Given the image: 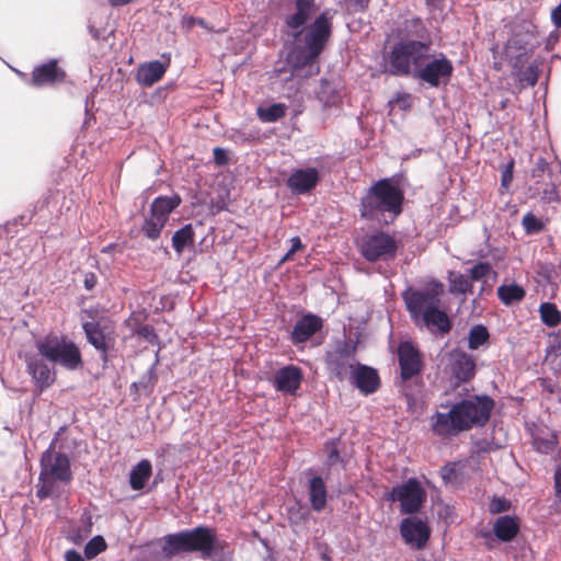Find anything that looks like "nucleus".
<instances>
[{
    "label": "nucleus",
    "mask_w": 561,
    "mask_h": 561,
    "mask_svg": "<svg viewBox=\"0 0 561 561\" xmlns=\"http://www.w3.org/2000/svg\"><path fill=\"white\" fill-rule=\"evenodd\" d=\"M494 402L488 396H474L454 403L448 411H437L431 417L435 435L449 438L473 426L484 425L491 415Z\"/></svg>",
    "instance_id": "1"
},
{
    "label": "nucleus",
    "mask_w": 561,
    "mask_h": 561,
    "mask_svg": "<svg viewBox=\"0 0 561 561\" xmlns=\"http://www.w3.org/2000/svg\"><path fill=\"white\" fill-rule=\"evenodd\" d=\"M332 32L331 18L327 12L316 18L313 23L293 33L294 44L287 54L291 70L312 68L323 50Z\"/></svg>",
    "instance_id": "2"
},
{
    "label": "nucleus",
    "mask_w": 561,
    "mask_h": 561,
    "mask_svg": "<svg viewBox=\"0 0 561 561\" xmlns=\"http://www.w3.org/2000/svg\"><path fill=\"white\" fill-rule=\"evenodd\" d=\"M404 194L393 179H381L371 185L360 202L362 217L389 224L402 211Z\"/></svg>",
    "instance_id": "3"
},
{
    "label": "nucleus",
    "mask_w": 561,
    "mask_h": 561,
    "mask_svg": "<svg viewBox=\"0 0 561 561\" xmlns=\"http://www.w3.org/2000/svg\"><path fill=\"white\" fill-rule=\"evenodd\" d=\"M390 61L394 70H453L442 53H431V42L400 38L392 47Z\"/></svg>",
    "instance_id": "4"
},
{
    "label": "nucleus",
    "mask_w": 561,
    "mask_h": 561,
    "mask_svg": "<svg viewBox=\"0 0 561 561\" xmlns=\"http://www.w3.org/2000/svg\"><path fill=\"white\" fill-rule=\"evenodd\" d=\"M222 548V541L218 540L214 530L207 527H196L192 530L168 535L164 538L163 552L171 557L181 551H199L204 559H209L213 552Z\"/></svg>",
    "instance_id": "5"
},
{
    "label": "nucleus",
    "mask_w": 561,
    "mask_h": 561,
    "mask_svg": "<svg viewBox=\"0 0 561 561\" xmlns=\"http://www.w3.org/2000/svg\"><path fill=\"white\" fill-rule=\"evenodd\" d=\"M71 477L69 458L51 447L48 448L41 457L39 486L36 495L42 500L56 495L59 484L68 483Z\"/></svg>",
    "instance_id": "6"
},
{
    "label": "nucleus",
    "mask_w": 561,
    "mask_h": 561,
    "mask_svg": "<svg viewBox=\"0 0 561 561\" xmlns=\"http://www.w3.org/2000/svg\"><path fill=\"white\" fill-rule=\"evenodd\" d=\"M35 346L42 357L68 370H76L82 365L79 347L65 335L48 334L36 340Z\"/></svg>",
    "instance_id": "7"
},
{
    "label": "nucleus",
    "mask_w": 561,
    "mask_h": 561,
    "mask_svg": "<svg viewBox=\"0 0 561 561\" xmlns=\"http://www.w3.org/2000/svg\"><path fill=\"white\" fill-rule=\"evenodd\" d=\"M360 254L369 262L389 261L396 257L399 243L393 236L374 232L364 236L359 243Z\"/></svg>",
    "instance_id": "8"
},
{
    "label": "nucleus",
    "mask_w": 561,
    "mask_h": 561,
    "mask_svg": "<svg viewBox=\"0 0 561 561\" xmlns=\"http://www.w3.org/2000/svg\"><path fill=\"white\" fill-rule=\"evenodd\" d=\"M181 204V197L176 194L157 197L150 207V215L146 218L142 231L152 240L160 237L170 214Z\"/></svg>",
    "instance_id": "9"
},
{
    "label": "nucleus",
    "mask_w": 561,
    "mask_h": 561,
    "mask_svg": "<svg viewBox=\"0 0 561 561\" xmlns=\"http://www.w3.org/2000/svg\"><path fill=\"white\" fill-rule=\"evenodd\" d=\"M426 493L416 479H409L404 483L398 484L386 494V500L400 503L402 514L417 513L425 502Z\"/></svg>",
    "instance_id": "10"
},
{
    "label": "nucleus",
    "mask_w": 561,
    "mask_h": 561,
    "mask_svg": "<svg viewBox=\"0 0 561 561\" xmlns=\"http://www.w3.org/2000/svg\"><path fill=\"white\" fill-rule=\"evenodd\" d=\"M443 293L440 283H433L425 290H409L403 298L413 320L420 323V318L439 305V296Z\"/></svg>",
    "instance_id": "11"
},
{
    "label": "nucleus",
    "mask_w": 561,
    "mask_h": 561,
    "mask_svg": "<svg viewBox=\"0 0 561 561\" xmlns=\"http://www.w3.org/2000/svg\"><path fill=\"white\" fill-rule=\"evenodd\" d=\"M355 353L356 346L352 342H336L327 354V366L330 373L334 374L340 380L347 378L358 364Z\"/></svg>",
    "instance_id": "12"
},
{
    "label": "nucleus",
    "mask_w": 561,
    "mask_h": 561,
    "mask_svg": "<svg viewBox=\"0 0 561 561\" xmlns=\"http://www.w3.org/2000/svg\"><path fill=\"white\" fill-rule=\"evenodd\" d=\"M400 534L408 546L414 550H421L430 540L431 527L426 519L410 516L401 520Z\"/></svg>",
    "instance_id": "13"
},
{
    "label": "nucleus",
    "mask_w": 561,
    "mask_h": 561,
    "mask_svg": "<svg viewBox=\"0 0 561 561\" xmlns=\"http://www.w3.org/2000/svg\"><path fill=\"white\" fill-rule=\"evenodd\" d=\"M398 356L403 379H410L421 373L423 366L421 355L411 343H401L398 348Z\"/></svg>",
    "instance_id": "14"
},
{
    "label": "nucleus",
    "mask_w": 561,
    "mask_h": 561,
    "mask_svg": "<svg viewBox=\"0 0 561 561\" xmlns=\"http://www.w3.org/2000/svg\"><path fill=\"white\" fill-rule=\"evenodd\" d=\"M83 331L88 342L102 353L103 360L105 362L107 359V352L114 346L115 343V336L113 333L102 329L96 322L83 323Z\"/></svg>",
    "instance_id": "15"
},
{
    "label": "nucleus",
    "mask_w": 561,
    "mask_h": 561,
    "mask_svg": "<svg viewBox=\"0 0 561 561\" xmlns=\"http://www.w3.org/2000/svg\"><path fill=\"white\" fill-rule=\"evenodd\" d=\"M347 378L351 383L364 394L375 392L380 383L377 371L374 368L359 363L355 368H353Z\"/></svg>",
    "instance_id": "16"
},
{
    "label": "nucleus",
    "mask_w": 561,
    "mask_h": 561,
    "mask_svg": "<svg viewBox=\"0 0 561 561\" xmlns=\"http://www.w3.org/2000/svg\"><path fill=\"white\" fill-rule=\"evenodd\" d=\"M448 366L458 381H467L474 375L476 364L473 358L460 350H454L448 354Z\"/></svg>",
    "instance_id": "17"
},
{
    "label": "nucleus",
    "mask_w": 561,
    "mask_h": 561,
    "mask_svg": "<svg viewBox=\"0 0 561 561\" xmlns=\"http://www.w3.org/2000/svg\"><path fill=\"white\" fill-rule=\"evenodd\" d=\"M319 179L316 168L298 169L287 180V186L295 194H306L316 187Z\"/></svg>",
    "instance_id": "18"
},
{
    "label": "nucleus",
    "mask_w": 561,
    "mask_h": 561,
    "mask_svg": "<svg viewBox=\"0 0 561 561\" xmlns=\"http://www.w3.org/2000/svg\"><path fill=\"white\" fill-rule=\"evenodd\" d=\"M302 371L295 365H288L278 369L274 375V383L277 390L294 394L300 387Z\"/></svg>",
    "instance_id": "19"
},
{
    "label": "nucleus",
    "mask_w": 561,
    "mask_h": 561,
    "mask_svg": "<svg viewBox=\"0 0 561 561\" xmlns=\"http://www.w3.org/2000/svg\"><path fill=\"white\" fill-rule=\"evenodd\" d=\"M295 12L285 19L286 26L293 33L302 30V26L311 19L316 12L314 0H296Z\"/></svg>",
    "instance_id": "20"
},
{
    "label": "nucleus",
    "mask_w": 561,
    "mask_h": 561,
    "mask_svg": "<svg viewBox=\"0 0 561 561\" xmlns=\"http://www.w3.org/2000/svg\"><path fill=\"white\" fill-rule=\"evenodd\" d=\"M26 367L41 391L54 383L55 374L43 359L36 356H30L26 359Z\"/></svg>",
    "instance_id": "21"
},
{
    "label": "nucleus",
    "mask_w": 561,
    "mask_h": 561,
    "mask_svg": "<svg viewBox=\"0 0 561 561\" xmlns=\"http://www.w3.org/2000/svg\"><path fill=\"white\" fill-rule=\"evenodd\" d=\"M322 319L316 314L309 313L301 317L294 325L291 340L294 343H304L308 341L316 332L321 330Z\"/></svg>",
    "instance_id": "22"
},
{
    "label": "nucleus",
    "mask_w": 561,
    "mask_h": 561,
    "mask_svg": "<svg viewBox=\"0 0 561 561\" xmlns=\"http://www.w3.org/2000/svg\"><path fill=\"white\" fill-rule=\"evenodd\" d=\"M26 84L34 88L53 87L65 79V72H18Z\"/></svg>",
    "instance_id": "23"
},
{
    "label": "nucleus",
    "mask_w": 561,
    "mask_h": 561,
    "mask_svg": "<svg viewBox=\"0 0 561 561\" xmlns=\"http://www.w3.org/2000/svg\"><path fill=\"white\" fill-rule=\"evenodd\" d=\"M519 530V523L516 517L501 516L493 524V533L497 539L504 542L513 540Z\"/></svg>",
    "instance_id": "24"
},
{
    "label": "nucleus",
    "mask_w": 561,
    "mask_h": 561,
    "mask_svg": "<svg viewBox=\"0 0 561 561\" xmlns=\"http://www.w3.org/2000/svg\"><path fill=\"white\" fill-rule=\"evenodd\" d=\"M308 494L311 507L320 512L327 505V486L322 478L313 477L309 482Z\"/></svg>",
    "instance_id": "25"
},
{
    "label": "nucleus",
    "mask_w": 561,
    "mask_h": 561,
    "mask_svg": "<svg viewBox=\"0 0 561 561\" xmlns=\"http://www.w3.org/2000/svg\"><path fill=\"white\" fill-rule=\"evenodd\" d=\"M400 38H413L414 41L430 42L428 33L419 18H412L404 21L403 27L399 32Z\"/></svg>",
    "instance_id": "26"
},
{
    "label": "nucleus",
    "mask_w": 561,
    "mask_h": 561,
    "mask_svg": "<svg viewBox=\"0 0 561 561\" xmlns=\"http://www.w3.org/2000/svg\"><path fill=\"white\" fill-rule=\"evenodd\" d=\"M152 473V466L149 460L144 459L139 461L130 471L129 483L130 488L135 491H140L145 488L147 481Z\"/></svg>",
    "instance_id": "27"
},
{
    "label": "nucleus",
    "mask_w": 561,
    "mask_h": 561,
    "mask_svg": "<svg viewBox=\"0 0 561 561\" xmlns=\"http://www.w3.org/2000/svg\"><path fill=\"white\" fill-rule=\"evenodd\" d=\"M424 323L431 331L448 332L450 323L445 312L438 310V307L426 312L420 318V323Z\"/></svg>",
    "instance_id": "28"
},
{
    "label": "nucleus",
    "mask_w": 561,
    "mask_h": 561,
    "mask_svg": "<svg viewBox=\"0 0 561 561\" xmlns=\"http://www.w3.org/2000/svg\"><path fill=\"white\" fill-rule=\"evenodd\" d=\"M525 290L522 286L512 284H503L497 288V296L500 300L508 306L524 299Z\"/></svg>",
    "instance_id": "29"
},
{
    "label": "nucleus",
    "mask_w": 561,
    "mask_h": 561,
    "mask_svg": "<svg viewBox=\"0 0 561 561\" xmlns=\"http://www.w3.org/2000/svg\"><path fill=\"white\" fill-rule=\"evenodd\" d=\"M286 105L282 103L272 104L270 106H260L256 110V115L261 122L274 123L283 118L286 114Z\"/></svg>",
    "instance_id": "30"
},
{
    "label": "nucleus",
    "mask_w": 561,
    "mask_h": 561,
    "mask_svg": "<svg viewBox=\"0 0 561 561\" xmlns=\"http://www.w3.org/2000/svg\"><path fill=\"white\" fill-rule=\"evenodd\" d=\"M194 241V232L191 225H185L180 230L175 231L172 237V247L180 254L183 250L192 244Z\"/></svg>",
    "instance_id": "31"
},
{
    "label": "nucleus",
    "mask_w": 561,
    "mask_h": 561,
    "mask_svg": "<svg viewBox=\"0 0 561 561\" xmlns=\"http://www.w3.org/2000/svg\"><path fill=\"white\" fill-rule=\"evenodd\" d=\"M541 321L550 328L557 327L561 322V313L552 302H542L539 307Z\"/></svg>",
    "instance_id": "32"
},
{
    "label": "nucleus",
    "mask_w": 561,
    "mask_h": 561,
    "mask_svg": "<svg viewBox=\"0 0 561 561\" xmlns=\"http://www.w3.org/2000/svg\"><path fill=\"white\" fill-rule=\"evenodd\" d=\"M449 289L453 294H467L471 293L472 284L470 277L466 275L453 272L449 274Z\"/></svg>",
    "instance_id": "33"
},
{
    "label": "nucleus",
    "mask_w": 561,
    "mask_h": 561,
    "mask_svg": "<svg viewBox=\"0 0 561 561\" xmlns=\"http://www.w3.org/2000/svg\"><path fill=\"white\" fill-rule=\"evenodd\" d=\"M413 75L421 85L433 88L447 82L450 72H413Z\"/></svg>",
    "instance_id": "34"
},
{
    "label": "nucleus",
    "mask_w": 561,
    "mask_h": 561,
    "mask_svg": "<svg viewBox=\"0 0 561 561\" xmlns=\"http://www.w3.org/2000/svg\"><path fill=\"white\" fill-rule=\"evenodd\" d=\"M318 98L327 106L336 105L340 102V92L325 80H322L321 87L318 91Z\"/></svg>",
    "instance_id": "35"
},
{
    "label": "nucleus",
    "mask_w": 561,
    "mask_h": 561,
    "mask_svg": "<svg viewBox=\"0 0 561 561\" xmlns=\"http://www.w3.org/2000/svg\"><path fill=\"white\" fill-rule=\"evenodd\" d=\"M489 340V332L483 325H474L469 331L468 346L471 350H478Z\"/></svg>",
    "instance_id": "36"
},
{
    "label": "nucleus",
    "mask_w": 561,
    "mask_h": 561,
    "mask_svg": "<svg viewBox=\"0 0 561 561\" xmlns=\"http://www.w3.org/2000/svg\"><path fill=\"white\" fill-rule=\"evenodd\" d=\"M388 105L390 115L393 114L396 110L407 113L413 105V99L411 94L398 93L393 99L389 101Z\"/></svg>",
    "instance_id": "37"
},
{
    "label": "nucleus",
    "mask_w": 561,
    "mask_h": 561,
    "mask_svg": "<svg viewBox=\"0 0 561 561\" xmlns=\"http://www.w3.org/2000/svg\"><path fill=\"white\" fill-rule=\"evenodd\" d=\"M522 39L518 38V36H513L506 46V57L510 59L517 58L518 60L527 54V45L528 42H524V45H522Z\"/></svg>",
    "instance_id": "38"
},
{
    "label": "nucleus",
    "mask_w": 561,
    "mask_h": 561,
    "mask_svg": "<svg viewBox=\"0 0 561 561\" xmlns=\"http://www.w3.org/2000/svg\"><path fill=\"white\" fill-rule=\"evenodd\" d=\"M106 549V542L102 536H95L84 547V556L91 560Z\"/></svg>",
    "instance_id": "39"
},
{
    "label": "nucleus",
    "mask_w": 561,
    "mask_h": 561,
    "mask_svg": "<svg viewBox=\"0 0 561 561\" xmlns=\"http://www.w3.org/2000/svg\"><path fill=\"white\" fill-rule=\"evenodd\" d=\"M492 272L493 270L490 263L480 262L470 268V279L471 282H485Z\"/></svg>",
    "instance_id": "40"
},
{
    "label": "nucleus",
    "mask_w": 561,
    "mask_h": 561,
    "mask_svg": "<svg viewBox=\"0 0 561 561\" xmlns=\"http://www.w3.org/2000/svg\"><path fill=\"white\" fill-rule=\"evenodd\" d=\"M559 176H561V169L558 170V175L550 179V184L547 185V187L542 191V194H541V198L543 202L546 203H553V202H559L560 201V196H559V193L557 191V186H558V182H559Z\"/></svg>",
    "instance_id": "41"
},
{
    "label": "nucleus",
    "mask_w": 561,
    "mask_h": 561,
    "mask_svg": "<svg viewBox=\"0 0 561 561\" xmlns=\"http://www.w3.org/2000/svg\"><path fill=\"white\" fill-rule=\"evenodd\" d=\"M510 79L519 82L520 88L534 85L538 80V72H510Z\"/></svg>",
    "instance_id": "42"
},
{
    "label": "nucleus",
    "mask_w": 561,
    "mask_h": 561,
    "mask_svg": "<svg viewBox=\"0 0 561 561\" xmlns=\"http://www.w3.org/2000/svg\"><path fill=\"white\" fill-rule=\"evenodd\" d=\"M170 66V57L163 54L161 59L142 62L137 70H165Z\"/></svg>",
    "instance_id": "43"
},
{
    "label": "nucleus",
    "mask_w": 561,
    "mask_h": 561,
    "mask_svg": "<svg viewBox=\"0 0 561 561\" xmlns=\"http://www.w3.org/2000/svg\"><path fill=\"white\" fill-rule=\"evenodd\" d=\"M547 173V175L552 179L557 176L558 174H554L553 170L549 167L547 161L543 158H539L536 161L535 168L533 169V178L535 179H541Z\"/></svg>",
    "instance_id": "44"
},
{
    "label": "nucleus",
    "mask_w": 561,
    "mask_h": 561,
    "mask_svg": "<svg viewBox=\"0 0 561 561\" xmlns=\"http://www.w3.org/2000/svg\"><path fill=\"white\" fill-rule=\"evenodd\" d=\"M164 72H136V80L145 87H151L162 79Z\"/></svg>",
    "instance_id": "45"
},
{
    "label": "nucleus",
    "mask_w": 561,
    "mask_h": 561,
    "mask_svg": "<svg viewBox=\"0 0 561 561\" xmlns=\"http://www.w3.org/2000/svg\"><path fill=\"white\" fill-rule=\"evenodd\" d=\"M523 225L527 232H538L542 229V222L530 213L524 216Z\"/></svg>",
    "instance_id": "46"
},
{
    "label": "nucleus",
    "mask_w": 561,
    "mask_h": 561,
    "mask_svg": "<svg viewBox=\"0 0 561 561\" xmlns=\"http://www.w3.org/2000/svg\"><path fill=\"white\" fill-rule=\"evenodd\" d=\"M511 508L510 501L502 497H494L489 504V511L492 514H500Z\"/></svg>",
    "instance_id": "47"
},
{
    "label": "nucleus",
    "mask_w": 561,
    "mask_h": 561,
    "mask_svg": "<svg viewBox=\"0 0 561 561\" xmlns=\"http://www.w3.org/2000/svg\"><path fill=\"white\" fill-rule=\"evenodd\" d=\"M214 561H232V552L228 549L227 543L222 541V548L217 552H213Z\"/></svg>",
    "instance_id": "48"
},
{
    "label": "nucleus",
    "mask_w": 561,
    "mask_h": 561,
    "mask_svg": "<svg viewBox=\"0 0 561 561\" xmlns=\"http://www.w3.org/2000/svg\"><path fill=\"white\" fill-rule=\"evenodd\" d=\"M291 247L288 250V252L284 255V257L280 260V262H285L291 259L294 253H296L298 250L302 249V243L299 237H294L290 239Z\"/></svg>",
    "instance_id": "49"
},
{
    "label": "nucleus",
    "mask_w": 561,
    "mask_h": 561,
    "mask_svg": "<svg viewBox=\"0 0 561 561\" xmlns=\"http://www.w3.org/2000/svg\"><path fill=\"white\" fill-rule=\"evenodd\" d=\"M534 444L539 451L549 453L553 450L556 442L553 438L547 440H540L539 438H536L534 440Z\"/></svg>",
    "instance_id": "50"
},
{
    "label": "nucleus",
    "mask_w": 561,
    "mask_h": 561,
    "mask_svg": "<svg viewBox=\"0 0 561 561\" xmlns=\"http://www.w3.org/2000/svg\"><path fill=\"white\" fill-rule=\"evenodd\" d=\"M214 159H215V162L219 165L227 163L228 158H227L226 150H224L221 148H215L214 149Z\"/></svg>",
    "instance_id": "51"
},
{
    "label": "nucleus",
    "mask_w": 561,
    "mask_h": 561,
    "mask_svg": "<svg viewBox=\"0 0 561 561\" xmlns=\"http://www.w3.org/2000/svg\"><path fill=\"white\" fill-rule=\"evenodd\" d=\"M58 66V59L51 58L47 62H44L37 67H35L33 70H57Z\"/></svg>",
    "instance_id": "52"
},
{
    "label": "nucleus",
    "mask_w": 561,
    "mask_h": 561,
    "mask_svg": "<svg viewBox=\"0 0 561 561\" xmlns=\"http://www.w3.org/2000/svg\"><path fill=\"white\" fill-rule=\"evenodd\" d=\"M65 561H85L84 558L76 550H68L65 553Z\"/></svg>",
    "instance_id": "53"
},
{
    "label": "nucleus",
    "mask_w": 561,
    "mask_h": 561,
    "mask_svg": "<svg viewBox=\"0 0 561 561\" xmlns=\"http://www.w3.org/2000/svg\"><path fill=\"white\" fill-rule=\"evenodd\" d=\"M551 19L557 27L561 28V3L552 10Z\"/></svg>",
    "instance_id": "54"
},
{
    "label": "nucleus",
    "mask_w": 561,
    "mask_h": 561,
    "mask_svg": "<svg viewBox=\"0 0 561 561\" xmlns=\"http://www.w3.org/2000/svg\"><path fill=\"white\" fill-rule=\"evenodd\" d=\"M96 284V276L93 273L85 274L84 276V287L88 290H91L94 288Z\"/></svg>",
    "instance_id": "55"
},
{
    "label": "nucleus",
    "mask_w": 561,
    "mask_h": 561,
    "mask_svg": "<svg viewBox=\"0 0 561 561\" xmlns=\"http://www.w3.org/2000/svg\"><path fill=\"white\" fill-rule=\"evenodd\" d=\"M556 488L558 493L561 494V463L558 466L556 471Z\"/></svg>",
    "instance_id": "56"
},
{
    "label": "nucleus",
    "mask_w": 561,
    "mask_h": 561,
    "mask_svg": "<svg viewBox=\"0 0 561 561\" xmlns=\"http://www.w3.org/2000/svg\"><path fill=\"white\" fill-rule=\"evenodd\" d=\"M339 460V453L336 449H332L329 454V463L334 465Z\"/></svg>",
    "instance_id": "57"
},
{
    "label": "nucleus",
    "mask_w": 561,
    "mask_h": 561,
    "mask_svg": "<svg viewBox=\"0 0 561 561\" xmlns=\"http://www.w3.org/2000/svg\"><path fill=\"white\" fill-rule=\"evenodd\" d=\"M110 2L111 5L113 7H121V5H125V4H128L129 2H131L133 0H107Z\"/></svg>",
    "instance_id": "58"
},
{
    "label": "nucleus",
    "mask_w": 561,
    "mask_h": 561,
    "mask_svg": "<svg viewBox=\"0 0 561 561\" xmlns=\"http://www.w3.org/2000/svg\"><path fill=\"white\" fill-rule=\"evenodd\" d=\"M512 181V173L510 171H506L503 173L502 176V184L506 186Z\"/></svg>",
    "instance_id": "59"
},
{
    "label": "nucleus",
    "mask_w": 561,
    "mask_h": 561,
    "mask_svg": "<svg viewBox=\"0 0 561 561\" xmlns=\"http://www.w3.org/2000/svg\"><path fill=\"white\" fill-rule=\"evenodd\" d=\"M140 334L144 335L146 339H150V336L152 335V331L149 327H144L141 330H140Z\"/></svg>",
    "instance_id": "60"
},
{
    "label": "nucleus",
    "mask_w": 561,
    "mask_h": 561,
    "mask_svg": "<svg viewBox=\"0 0 561 561\" xmlns=\"http://www.w3.org/2000/svg\"><path fill=\"white\" fill-rule=\"evenodd\" d=\"M356 3H358L362 8L366 7L368 3V0H355Z\"/></svg>",
    "instance_id": "61"
},
{
    "label": "nucleus",
    "mask_w": 561,
    "mask_h": 561,
    "mask_svg": "<svg viewBox=\"0 0 561 561\" xmlns=\"http://www.w3.org/2000/svg\"><path fill=\"white\" fill-rule=\"evenodd\" d=\"M526 70H534L531 66H528Z\"/></svg>",
    "instance_id": "62"
}]
</instances>
